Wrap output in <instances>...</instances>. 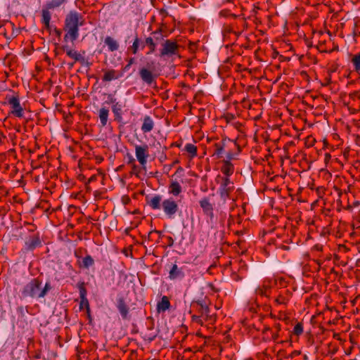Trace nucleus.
Segmentation results:
<instances>
[{"instance_id": "obj_53", "label": "nucleus", "mask_w": 360, "mask_h": 360, "mask_svg": "<svg viewBox=\"0 0 360 360\" xmlns=\"http://www.w3.org/2000/svg\"><path fill=\"white\" fill-rule=\"evenodd\" d=\"M331 158V155L329 153L325 154V162H328Z\"/></svg>"}, {"instance_id": "obj_3", "label": "nucleus", "mask_w": 360, "mask_h": 360, "mask_svg": "<svg viewBox=\"0 0 360 360\" xmlns=\"http://www.w3.org/2000/svg\"><path fill=\"white\" fill-rule=\"evenodd\" d=\"M162 209L168 219L174 218L175 215L180 211L177 202L172 197L162 201Z\"/></svg>"}, {"instance_id": "obj_37", "label": "nucleus", "mask_w": 360, "mask_h": 360, "mask_svg": "<svg viewBox=\"0 0 360 360\" xmlns=\"http://www.w3.org/2000/svg\"><path fill=\"white\" fill-rule=\"evenodd\" d=\"M84 307L86 308L88 313L90 311L89 303L87 298L80 299L79 309H82Z\"/></svg>"}, {"instance_id": "obj_52", "label": "nucleus", "mask_w": 360, "mask_h": 360, "mask_svg": "<svg viewBox=\"0 0 360 360\" xmlns=\"http://www.w3.org/2000/svg\"><path fill=\"white\" fill-rule=\"evenodd\" d=\"M356 27H357V29H355V30H354V37H356V36H360V32L358 30V27H359V26L356 25Z\"/></svg>"}, {"instance_id": "obj_7", "label": "nucleus", "mask_w": 360, "mask_h": 360, "mask_svg": "<svg viewBox=\"0 0 360 360\" xmlns=\"http://www.w3.org/2000/svg\"><path fill=\"white\" fill-rule=\"evenodd\" d=\"M8 105H10L11 110L10 112L11 114L17 117H24V109L21 106L20 103V99L17 96H12L10 97H6Z\"/></svg>"}, {"instance_id": "obj_49", "label": "nucleus", "mask_w": 360, "mask_h": 360, "mask_svg": "<svg viewBox=\"0 0 360 360\" xmlns=\"http://www.w3.org/2000/svg\"><path fill=\"white\" fill-rule=\"evenodd\" d=\"M167 245L169 247H172L174 245V239L172 238V237L167 236Z\"/></svg>"}, {"instance_id": "obj_50", "label": "nucleus", "mask_w": 360, "mask_h": 360, "mask_svg": "<svg viewBox=\"0 0 360 360\" xmlns=\"http://www.w3.org/2000/svg\"><path fill=\"white\" fill-rule=\"evenodd\" d=\"M77 356H78V360H80L82 358V355L85 354L84 351L82 349H79V347L77 348Z\"/></svg>"}, {"instance_id": "obj_4", "label": "nucleus", "mask_w": 360, "mask_h": 360, "mask_svg": "<svg viewBox=\"0 0 360 360\" xmlns=\"http://www.w3.org/2000/svg\"><path fill=\"white\" fill-rule=\"evenodd\" d=\"M179 45L176 41L166 39L162 44V49L160 51V57H172L178 54Z\"/></svg>"}, {"instance_id": "obj_25", "label": "nucleus", "mask_w": 360, "mask_h": 360, "mask_svg": "<svg viewBox=\"0 0 360 360\" xmlns=\"http://www.w3.org/2000/svg\"><path fill=\"white\" fill-rule=\"evenodd\" d=\"M145 48V44L143 41H141L139 38L136 36L133 42V44L129 47V50L131 51L133 54H136L139 49H143Z\"/></svg>"}, {"instance_id": "obj_10", "label": "nucleus", "mask_w": 360, "mask_h": 360, "mask_svg": "<svg viewBox=\"0 0 360 360\" xmlns=\"http://www.w3.org/2000/svg\"><path fill=\"white\" fill-rule=\"evenodd\" d=\"M61 49L65 51L68 57L73 59L75 63L79 62L81 64L84 65L85 63L84 57L77 51L70 48L68 45H63L61 47Z\"/></svg>"}, {"instance_id": "obj_28", "label": "nucleus", "mask_w": 360, "mask_h": 360, "mask_svg": "<svg viewBox=\"0 0 360 360\" xmlns=\"http://www.w3.org/2000/svg\"><path fill=\"white\" fill-rule=\"evenodd\" d=\"M14 24L11 22H8L4 25V35L7 39H11L14 37L13 33Z\"/></svg>"}, {"instance_id": "obj_15", "label": "nucleus", "mask_w": 360, "mask_h": 360, "mask_svg": "<svg viewBox=\"0 0 360 360\" xmlns=\"http://www.w3.org/2000/svg\"><path fill=\"white\" fill-rule=\"evenodd\" d=\"M117 308L123 319L128 318L129 308L125 302L124 298L121 297L117 299Z\"/></svg>"}, {"instance_id": "obj_20", "label": "nucleus", "mask_w": 360, "mask_h": 360, "mask_svg": "<svg viewBox=\"0 0 360 360\" xmlns=\"http://www.w3.org/2000/svg\"><path fill=\"white\" fill-rule=\"evenodd\" d=\"M271 291V287L268 283L264 282L262 285L255 289V294L262 297H269Z\"/></svg>"}, {"instance_id": "obj_38", "label": "nucleus", "mask_w": 360, "mask_h": 360, "mask_svg": "<svg viewBox=\"0 0 360 360\" xmlns=\"http://www.w3.org/2000/svg\"><path fill=\"white\" fill-rule=\"evenodd\" d=\"M303 333V325L302 323H297L293 329V333L297 336H300Z\"/></svg>"}, {"instance_id": "obj_62", "label": "nucleus", "mask_w": 360, "mask_h": 360, "mask_svg": "<svg viewBox=\"0 0 360 360\" xmlns=\"http://www.w3.org/2000/svg\"><path fill=\"white\" fill-rule=\"evenodd\" d=\"M316 248H317V250H321V248H318V245H316Z\"/></svg>"}, {"instance_id": "obj_61", "label": "nucleus", "mask_w": 360, "mask_h": 360, "mask_svg": "<svg viewBox=\"0 0 360 360\" xmlns=\"http://www.w3.org/2000/svg\"><path fill=\"white\" fill-rule=\"evenodd\" d=\"M316 248H317V250H321V248H318V245H316Z\"/></svg>"}, {"instance_id": "obj_31", "label": "nucleus", "mask_w": 360, "mask_h": 360, "mask_svg": "<svg viewBox=\"0 0 360 360\" xmlns=\"http://www.w3.org/2000/svg\"><path fill=\"white\" fill-rule=\"evenodd\" d=\"M77 288L79 292V297L80 299L87 298V290L86 288V284L84 281H79L77 284Z\"/></svg>"}, {"instance_id": "obj_21", "label": "nucleus", "mask_w": 360, "mask_h": 360, "mask_svg": "<svg viewBox=\"0 0 360 360\" xmlns=\"http://www.w3.org/2000/svg\"><path fill=\"white\" fill-rule=\"evenodd\" d=\"M154 127V122L150 116H145L143 122L141 126V130L143 133H148L153 130Z\"/></svg>"}, {"instance_id": "obj_2", "label": "nucleus", "mask_w": 360, "mask_h": 360, "mask_svg": "<svg viewBox=\"0 0 360 360\" xmlns=\"http://www.w3.org/2000/svg\"><path fill=\"white\" fill-rule=\"evenodd\" d=\"M42 281L39 278L31 279L24 285L21 290V295L23 298L30 297L32 299H40L41 297V285Z\"/></svg>"}, {"instance_id": "obj_36", "label": "nucleus", "mask_w": 360, "mask_h": 360, "mask_svg": "<svg viewBox=\"0 0 360 360\" xmlns=\"http://www.w3.org/2000/svg\"><path fill=\"white\" fill-rule=\"evenodd\" d=\"M219 15L224 18L231 17L233 18H236L238 16V15L230 13L228 9H223L219 12Z\"/></svg>"}, {"instance_id": "obj_55", "label": "nucleus", "mask_w": 360, "mask_h": 360, "mask_svg": "<svg viewBox=\"0 0 360 360\" xmlns=\"http://www.w3.org/2000/svg\"><path fill=\"white\" fill-rule=\"evenodd\" d=\"M17 311L18 312L20 313V314H23V311H24V309H23V307H18V309H17Z\"/></svg>"}, {"instance_id": "obj_23", "label": "nucleus", "mask_w": 360, "mask_h": 360, "mask_svg": "<svg viewBox=\"0 0 360 360\" xmlns=\"http://www.w3.org/2000/svg\"><path fill=\"white\" fill-rule=\"evenodd\" d=\"M78 264L80 268L88 269L94 264V259L89 255L82 258V262L78 260Z\"/></svg>"}, {"instance_id": "obj_14", "label": "nucleus", "mask_w": 360, "mask_h": 360, "mask_svg": "<svg viewBox=\"0 0 360 360\" xmlns=\"http://www.w3.org/2000/svg\"><path fill=\"white\" fill-rule=\"evenodd\" d=\"M200 207L202 209L203 213L210 217V219L214 217L213 206L207 198H204L199 202Z\"/></svg>"}, {"instance_id": "obj_29", "label": "nucleus", "mask_w": 360, "mask_h": 360, "mask_svg": "<svg viewBox=\"0 0 360 360\" xmlns=\"http://www.w3.org/2000/svg\"><path fill=\"white\" fill-rule=\"evenodd\" d=\"M121 75H117V72L115 70H107L103 77V82H110L113 79H117L120 78Z\"/></svg>"}, {"instance_id": "obj_19", "label": "nucleus", "mask_w": 360, "mask_h": 360, "mask_svg": "<svg viewBox=\"0 0 360 360\" xmlns=\"http://www.w3.org/2000/svg\"><path fill=\"white\" fill-rule=\"evenodd\" d=\"M184 276V274L181 268H179L176 264H173L169 272V278L172 280L181 278Z\"/></svg>"}, {"instance_id": "obj_41", "label": "nucleus", "mask_w": 360, "mask_h": 360, "mask_svg": "<svg viewBox=\"0 0 360 360\" xmlns=\"http://www.w3.org/2000/svg\"><path fill=\"white\" fill-rule=\"evenodd\" d=\"M156 235H158V238H160V236H161V231H156V230H153V231H150L149 233H148V238L150 240H153L155 239V236Z\"/></svg>"}, {"instance_id": "obj_22", "label": "nucleus", "mask_w": 360, "mask_h": 360, "mask_svg": "<svg viewBox=\"0 0 360 360\" xmlns=\"http://www.w3.org/2000/svg\"><path fill=\"white\" fill-rule=\"evenodd\" d=\"M170 302L167 296H163L157 304V310L158 312L165 311L170 308Z\"/></svg>"}, {"instance_id": "obj_5", "label": "nucleus", "mask_w": 360, "mask_h": 360, "mask_svg": "<svg viewBox=\"0 0 360 360\" xmlns=\"http://www.w3.org/2000/svg\"><path fill=\"white\" fill-rule=\"evenodd\" d=\"M63 1H50L46 4L41 10V22L45 25L46 28H49L50 26V21L51 18V9L58 7Z\"/></svg>"}, {"instance_id": "obj_1", "label": "nucleus", "mask_w": 360, "mask_h": 360, "mask_svg": "<svg viewBox=\"0 0 360 360\" xmlns=\"http://www.w3.org/2000/svg\"><path fill=\"white\" fill-rule=\"evenodd\" d=\"M83 16L75 11L69 12L65 18L63 30L65 32L64 41L74 42L79 37V27L84 25Z\"/></svg>"}, {"instance_id": "obj_45", "label": "nucleus", "mask_w": 360, "mask_h": 360, "mask_svg": "<svg viewBox=\"0 0 360 360\" xmlns=\"http://www.w3.org/2000/svg\"><path fill=\"white\" fill-rule=\"evenodd\" d=\"M233 32V29L231 25H224L223 28V32L224 34L227 33H231Z\"/></svg>"}, {"instance_id": "obj_30", "label": "nucleus", "mask_w": 360, "mask_h": 360, "mask_svg": "<svg viewBox=\"0 0 360 360\" xmlns=\"http://www.w3.org/2000/svg\"><path fill=\"white\" fill-rule=\"evenodd\" d=\"M143 43L145 46H148L149 47V51L147 54H151L155 51L157 44L155 42V40L152 37H147Z\"/></svg>"}, {"instance_id": "obj_43", "label": "nucleus", "mask_w": 360, "mask_h": 360, "mask_svg": "<svg viewBox=\"0 0 360 360\" xmlns=\"http://www.w3.org/2000/svg\"><path fill=\"white\" fill-rule=\"evenodd\" d=\"M152 35L153 36V38L154 39V40L158 41L163 39V36L161 32H152Z\"/></svg>"}, {"instance_id": "obj_27", "label": "nucleus", "mask_w": 360, "mask_h": 360, "mask_svg": "<svg viewBox=\"0 0 360 360\" xmlns=\"http://www.w3.org/2000/svg\"><path fill=\"white\" fill-rule=\"evenodd\" d=\"M182 191L180 184L175 181H172L169 186V193L174 196L179 195Z\"/></svg>"}, {"instance_id": "obj_35", "label": "nucleus", "mask_w": 360, "mask_h": 360, "mask_svg": "<svg viewBox=\"0 0 360 360\" xmlns=\"http://www.w3.org/2000/svg\"><path fill=\"white\" fill-rule=\"evenodd\" d=\"M52 289V286L51 285L50 282H46L44 287H42V285H41V297L44 298L48 293L49 291H50Z\"/></svg>"}, {"instance_id": "obj_54", "label": "nucleus", "mask_w": 360, "mask_h": 360, "mask_svg": "<svg viewBox=\"0 0 360 360\" xmlns=\"http://www.w3.org/2000/svg\"><path fill=\"white\" fill-rule=\"evenodd\" d=\"M55 32L58 37H60L62 31L60 30L55 29Z\"/></svg>"}, {"instance_id": "obj_59", "label": "nucleus", "mask_w": 360, "mask_h": 360, "mask_svg": "<svg viewBox=\"0 0 360 360\" xmlns=\"http://www.w3.org/2000/svg\"><path fill=\"white\" fill-rule=\"evenodd\" d=\"M187 351H188V352H191V348H188V349H185V352H187Z\"/></svg>"}, {"instance_id": "obj_58", "label": "nucleus", "mask_w": 360, "mask_h": 360, "mask_svg": "<svg viewBox=\"0 0 360 360\" xmlns=\"http://www.w3.org/2000/svg\"><path fill=\"white\" fill-rule=\"evenodd\" d=\"M256 8H257V9H259V7H257V6H255L254 9H253V11H254V12H256V11H255V9H256Z\"/></svg>"}, {"instance_id": "obj_60", "label": "nucleus", "mask_w": 360, "mask_h": 360, "mask_svg": "<svg viewBox=\"0 0 360 360\" xmlns=\"http://www.w3.org/2000/svg\"><path fill=\"white\" fill-rule=\"evenodd\" d=\"M73 65H74V63L69 64L70 68H72L73 66Z\"/></svg>"}, {"instance_id": "obj_12", "label": "nucleus", "mask_w": 360, "mask_h": 360, "mask_svg": "<svg viewBox=\"0 0 360 360\" xmlns=\"http://www.w3.org/2000/svg\"><path fill=\"white\" fill-rule=\"evenodd\" d=\"M126 107L125 102L118 101L115 105H112V111L114 114L115 120L117 122H122V115L124 113L123 109Z\"/></svg>"}, {"instance_id": "obj_32", "label": "nucleus", "mask_w": 360, "mask_h": 360, "mask_svg": "<svg viewBox=\"0 0 360 360\" xmlns=\"http://www.w3.org/2000/svg\"><path fill=\"white\" fill-rule=\"evenodd\" d=\"M234 145L237 147V153H233L231 151H229L226 153V159H225L224 160H229V162H231L233 160H236L237 159L236 156L241 152V148L236 143V141H234Z\"/></svg>"}, {"instance_id": "obj_8", "label": "nucleus", "mask_w": 360, "mask_h": 360, "mask_svg": "<svg viewBox=\"0 0 360 360\" xmlns=\"http://www.w3.org/2000/svg\"><path fill=\"white\" fill-rule=\"evenodd\" d=\"M149 147L146 143L135 145V154L139 162L145 167L149 157Z\"/></svg>"}, {"instance_id": "obj_63", "label": "nucleus", "mask_w": 360, "mask_h": 360, "mask_svg": "<svg viewBox=\"0 0 360 360\" xmlns=\"http://www.w3.org/2000/svg\"><path fill=\"white\" fill-rule=\"evenodd\" d=\"M316 248H317V250H321V248H318V245H316Z\"/></svg>"}, {"instance_id": "obj_6", "label": "nucleus", "mask_w": 360, "mask_h": 360, "mask_svg": "<svg viewBox=\"0 0 360 360\" xmlns=\"http://www.w3.org/2000/svg\"><path fill=\"white\" fill-rule=\"evenodd\" d=\"M234 186L233 182L228 177H222L219 188V193L221 198L226 201L230 198V193L233 191Z\"/></svg>"}, {"instance_id": "obj_34", "label": "nucleus", "mask_w": 360, "mask_h": 360, "mask_svg": "<svg viewBox=\"0 0 360 360\" xmlns=\"http://www.w3.org/2000/svg\"><path fill=\"white\" fill-rule=\"evenodd\" d=\"M351 62L354 66V69L356 72H359L360 71V53L354 55Z\"/></svg>"}, {"instance_id": "obj_48", "label": "nucleus", "mask_w": 360, "mask_h": 360, "mask_svg": "<svg viewBox=\"0 0 360 360\" xmlns=\"http://www.w3.org/2000/svg\"><path fill=\"white\" fill-rule=\"evenodd\" d=\"M127 157L128 158V161H127L128 165H131V164L133 165L135 162V159L133 158V156L131 154L127 153Z\"/></svg>"}, {"instance_id": "obj_26", "label": "nucleus", "mask_w": 360, "mask_h": 360, "mask_svg": "<svg viewBox=\"0 0 360 360\" xmlns=\"http://www.w3.org/2000/svg\"><path fill=\"white\" fill-rule=\"evenodd\" d=\"M104 43L108 46L110 51H115L119 49V44L112 37L108 36L105 37Z\"/></svg>"}, {"instance_id": "obj_39", "label": "nucleus", "mask_w": 360, "mask_h": 360, "mask_svg": "<svg viewBox=\"0 0 360 360\" xmlns=\"http://www.w3.org/2000/svg\"><path fill=\"white\" fill-rule=\"evenodd\" d=\"M275 302L278 304H287L288 302V298L286 297L285 296L283 295H279L275 300Z\"/></svg>"}, {"instance_id": "obj_11", "label": "nucleus", "mask_w": 360, "mask_h": 360, "mask_svg": "<svg viewBox=\"0 0 360 360\" xmlns=\"http://www.w3.org/2000/svg\"><path fill=\"white\" fill-rule=\"evenodd\" d=\"M139 76L142 81L149 86L153 83H155V79L158 77L157 75L153 74L151 70L146 68H142L140 69Z\"/></svg>"}, {"instance_id": "obj_57", "label": "nucleus", "mask_w": 360, "mask_h": 360, "mask_svg": "<svg viewBox=\"0 0 360 360\" xmlns=\"http://www.w3.org/2000/svg\"><path fill=\"white\" fill-rule=\"evenodd\" d=\"M178 162H179V160H175V161L173 162V164H172L170 167L173 166L174 165H175V164H176V163H178Z\"/></svg>"}, {"instance_id": "obj_56", "label": "nucleus", "mask_w": 360, "mask_h": 360, "mask_svg": "<svg viewBox=\"0 0 360 360\" xmlns=\"http://www.w3.org/2000/svg\"><path fill=\"white\" fill-rule=\"evenodd\" d=\"M271 330V328L269 327H265L264 328L263 333H266V331Z\"/></svg>"}, {"instance_id": "obj_33", "label": "nucleus", "mask_w": 360, "mask_h": 360, "mask_svg": "<svg viewBox=\"0 0 360 360\" xmlns=\"http://www.w3.org/2000/svg\"><path fill=\"white\" fill-rule=\"evenodd\" d=\"M185 150L190 155L191 158L197 156V147L192 143H187L185 146Z\"/></svg>"}, {"instance_id": "obj_18", "label": "nucleus", "mask_w": 360, "mask_h": 360, "mask_svg": "<svg viewBox=\"0 0 360 360\" xmlns=\"http://www.w3.org/2000/svg\"><path fill=\"white\" fill-rule=\"evenodd\" d=\"M221 172L226 175L225 177H229L234 172V166L229 160H222V166L221 167Z\"/></svg>"}, {"instance_id": "obj_24", "label": "nucleus", "mask_w": 360, "mask_h": 360, "mask_svg": "<svg viewBox=\"0 0 360 360\" xmlns=\"http://www.w3.org/2000/svg\"><path fill=\"white\" fill-rule=\"evenodd\" d=\"M109 115V110L105 107H102L98 111V117L100 119L101 124L105 127L107 124Z\"/></svg>"}, {"instance_id": "obj_13", "label": "nucleus", "mask_w": 360, "mask_h": 360, "mask_svg": "<svg viewBox=\"0 0 360 360\" xmlns=\"http://www.w3.org/2000/svg\"><path fill=\"white\" fill-rule=\"evenodd\" d=\"M146 202L148 205L153 210H160L162 208V196L160 195H155L152 197L146 196Z\"/></svg>"}, {"instance_id": "obj_17", "label": "nucleus", "mask_w": 360, "mask_h": 360, "mask_svg": "<svg viewBox=\"0 0 360 360\" xmlns=\"http://www.w3.org/2000/svg\"><path fill=\"white\" fill-rule=\"evenodd\" d=\"M41 245V241L38 235L33 236L25 242V248L27 250H33L36 248Z\"/></svg>"}, {"instance_id": "obj_44", "label": "nucleus", "mask_w": 360, "mask_h": 360, "mask_svg": "<svg viewBox=\"0 0 360 360\" xmlns=\"http://www.w3.org/2000/svg\"><path fill=\"white\" fill-rule=\"evenodd\" d=\"M108 100L106 101V103H108V104L111 103L113 105L118 102V101H117V99L112 94H109L108 96Z\"/></svg>"}, {"instance_id": "obj_42", "label": "nucleus", "mask_w": 360, "mask_h": 360, "mask_svg": "<svg viewBox=\"0 0 360 360\" xmlns=\"http://www.w3.org/2000/svg\"><path fill=\"white\" fill-rule=\"evenodd\" d=\"M135 63V58H130L128 60V63L123 68V71L127 72L129 70L131 65H133Z\"/></svg>"}, {"instance_id": "obj_16", "label": "nucleus", "mask_w": 360, "mask_h": 360, "mask_svg": "<svg viewBox=\"0 0 360 360\" xmlns=\"http://www.w3.org/2000/svg\"><path fill=\"white\" fill-rule=\"evenodd\" d=\"M226 139H223L221 141L217 142L214 144V149L212 156L215 157L216 159H219L222 158V155L224 152V148L226 147Z\"/></svg>"}, {"instance_id": "obj_9", "label": "nucleus", "mask_w": 360, "mask_h": 360, "mask_svg": "<svg viewBox=\"0 0 360 360\" xmlns=\"http://www.w3.org/2000/svg\"><path fill=\"white\" fill-rule=\"evenodd\" d=\"M193 305H196L197 310L201 314V316H205L207 321H213L214 318L210 315V308L208 306V302L205 300H200L193 302Z\"/></svg>"}, {"instance_id": "obj_46", "label": "nucleus", "mask_w": 360, "mask_h": 360, "mask_svg": "<svg viewBox=\"0 0 360 360\" xmlns=\"http://www.w3.org/2000/svg\"><path fill=\"white\" fill-rule=\"evenodd\" d=\"M201 316H202L193 315V316H192V321L195 323L202 324Z\"/></svg>"}, {"instance_id": "obj_47", "label": "nucleus", "mask_w": 360, "mask_h": 360, "mask_svg": "<svg viewBox=\"0 0 360 360\" xmlns=\"http://www.w3.org/2000/svg\"><path fill=\"white\" fill-rule=\"evenodd\" d=\"M82 249L79 248L75 251V256L78 259H80L82 258Z\"/></svg>"}, {"instance_id": "obj_40", "label": "nucleus", "mask_w": 360, "mask_h": 360, "mask_svg": "<svg viewBox=\"0 0 360 360\" xmlns=\"http://www.w3.org/2000/svg\"><path fill=\"white\" fill-rule=\"evenodd\" d=\"M274 331H272V339L276 341L279 337V332L281 329V325L277 323L274 326Z\"/></svg>"}, {"instance_id": "obj_51", "label": "nucleus", "mask_w": 360, "mask_h": 360, "mask_svg": "<svg viewBox=\"0 0 360 360\" xmlns=\"http://www.w3.org/2000/svg\"><path fill=\"white\" fill-rule=\"evenodd\" d=\"M132 170L133 173L138 176V172L139 171V169L138 166L135 165V163L132 165Z\"/></svg>"}]
</instances>
